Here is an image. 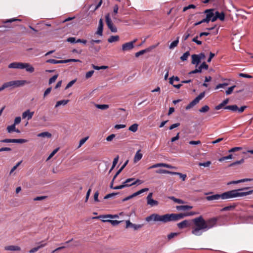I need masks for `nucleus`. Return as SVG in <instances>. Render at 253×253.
Here are the masks:
<instances>
[{
    "label": "nucleus",
    "mask_w": 253,
    "mask_h": 253,
    "mask_svg": "<svg viewBox=\"0 0 253 253\" xmlns=\"http://www.w3.org/2000/svg\"><path fill=\"white\" fill-rule=\"evenodd\" d=\"M192 208V206H188V205H183V206H176V209L178 211H186L189 210Z\"/></svg>",
    "instance_id": "nucleus-25"
},
{
    "label": "nucleus",
    "mask_w": 253,
    "mask_h": 253,
    "mask_svg": "<svg viewBox=\"0 0 253 253\" xmlns=\"http://www.w3.org/2000/svg\"><path fill=\"white\" fill-rule=\"evenodd\" d=\"M138 125L137 124H134L129 127L128 130L133 132H136L138 129Z\"/></svg>",
    "instance_id": "nucleus-37"
},
{
    "label": "nucleus",
    "mask_w": 253,
    "mask_h": 253,
    "mask_svg": "<svg viewBox=\"0 0 253 253\" xmlns=\"http://www.w3.org/2000/svg\"><path fill=\"white\" fill-rule=\"evenodd\" d=\"M70 62H81V61L79 59H69L67 60H64V63H67Z\"/></svg>",
    "instance_id": "nucleus-46"
},
{
    "label": "nucleus",
    "mask_w": 253,
    "mask_h": 253,
    "mask_svg": "<svg viewBox=\"0 0 253 253\" xmlns=\"http://www.w3.org/2000/svg\"><path fill=\"white\" fill-rule=\"evenodd\" d=\"M51 87H48L44 91V93H43V97H45L46 95H47L48 94L50 93V92H51Z\"/></svg>",
    "instance_id": "nucleus-60"
},
{
    "label": "nucleus",
    "mask_w": 253,
    "mask_h": 253,
    "mask_svg": "<svg viewBox=\"0 0 253 253\" xmlns=\"http://www.w3.org/2000/svg\"><path fill=\"white\" fill-rule=\"evenodd\" d=\"M192 223V220H184L181 222L177 224V227L179 229H183L189 227Z\"/></svg>",
    "instance_id": "nucleus-13"
},
{
    "label": "nucleus",
    "mask_w": 253,
    "mask_h": 253,
    "mask_svg": "<svg viewBox=\"0 0 253 253\" xmlns=\"http://www.w3.org/2000/svg\"><path fill=\"white\" fill-rule=\"evenodd\" d=\"M119 36H111L108 39V42L109 43H112L113 42H117L119 41Z\"/></svg>",
    "instance_id": "nucleus-33"
},
{
    "label": "nucleus",
    "mask_w": 253,
    "mask_h": 253,
    "mask_svg": "<svg viewBox=\"0 0 253 253\" xmlns=\"http://www.w3.org/2000/svg\"><path fill=\"white\" fill-rule=\"evenodd\" d=\"M88 138H89V137L87 136V137L83 138L81 140H80L78 148L81 147L82 145H83L86 142V141L88 139Z\"/></svg>",
    "instance_id": "nucleus-48"
},
{
    "label": "nucleus",
    "mask_w": 253,
    "mask_h": 253,
    "mask_svg": "<svg viewBox=\"0 0 253 253\" xmlns=\"http://www.w3.org/2000/svg\"><path fill=\"white\" fill-rule=\"evenodd\" d=\"M137 41V39L133 41L126 42L122 45V49L124 51H128L132 49L134 47V44Z\"/></svg>",
    "instance_id": "nucleus-10"
},
{
    "label": "nucleus",
    "mask_w": 253,
    "mask_h": 253,
    "mask_svg": "<svg viewBox=\"0 0 253 253\" xmlns=\"http://www.w3.org/2000/svg\"><path fill=\"white\" fill-rule=\"evenodd\" d=\"M15 124H12L10 126H8L7 127V131L9 133H11L13 131H14V130H15Z\"/></svg>",
    "instance_id": "nucleus-39"
},
{
    "label": "nucleus",
    "mask_w": 253,
    "mask_h": 253,
    "mask_svg": "<svg viewBox=\"0 0 253 253\" xmlns=\"http://www.w3.org/2000/svg\"><path fill=\"white\" fill-rule=\"evenodd\" d=\"M244 161H245L244 159L242 158V159H241L239 161H237L236 162L232 163L231 164H230L229 165V167H234V166H236L237 165L242 164L244 163Z\"/></svg>",
    "instance_id": "nucleus-36"
},
{
    "label": "nucleus",
    "mask_w": 253,
    "mask_h": 253,
    "mask_svg": "<svg viewBox=\"0 0 253 253\" xmlns=\"http://www.w3.org/2000/svg\"><path fill=\"white\" fill-rule=\"evenodd\" d=\"M203 13L206 14V16L205 18H203L201 21H200L201 24H202L203 23H208L210 21H211L212 22L211 16L212 15L211 14V13H210V12H209V11L207 12V9H206L204 11V12Z\"/></svg>",
    "instance_id": "nucleus-12"
},
{
    "label": "nucleus",
    "mask_w": 253,
    "mask_h": 253,
    "mask_svg": "<svg viewBox=\"0 0 253 253\" xmlns=\"http://www.w3.org/2000/svg\"><path fill=\"white\" fill-rule=\"evenodd\" d=\"M23 62H12L8 65V68L23 69Z\"/></svg>",
    "instance_id": "nucleus-15"
},
{
    "label": "nucleus",
    "mask_w": 253,
    "mask_h": 253,
    "mask_svg": "<svg viewBox=\"0 0 253 253\" xmlns=\"http://www.w3.org/2000/svg\"><path fill=\"white\" fill-rule=\"evenodd\" d=\"M58 75H55L51 78H50L49 80V84H51L52 83L55 82L58 77Z\"/></svg>",
    "instance_id": "nucleus-53"
},
{
    "label": "nucleus",
    "mask_w": 253,
    "mask_h": 253,
    "mask_svg": "<svg viewBox=\"0 0 253 253\" xmlns=\"http://www.w3.org/2000/svg\"><path fill=\"white\" fill-rule=\"evenodd\" d=\"M47 63H51V64H60V63H64V60H56L53 59H50L46 61Z\"/></svg>",
    "instance_id": "nucleus-35"
},
{
    "label": "nucleus",
    "mask_w": 253,
    "mask_h": 253,
    "mask_svg": "<svg viewBox=\"0 0 253 253\" xmlns=\"http://www.w3.org/2000/svg\"><path fill=\"white\" fill-rule=\"evenodd\" d=\"M140 150H138L135 154L134 158V162H137L140 160L142 157V154L140 153Z\"/></svg>",
    "instance_id": "nucleus-31"
},
{
    "label": "nucleus",
    "mask_w": 253,
    "mask_h": 253,
    "mask_svg": "<svg viewBox=\"0 0 253 253\" xmlns=\"http://www.w3.org/2000/svg\"><path fill=\"white\" fill-rule=\"evenodd\" d=\"M134 181V178H129L126 179L125 181L124 182V184L126 185V187H129L133 185V182Z\"/></svg>",
    "instance_id": "nucleus-24"
},
{
    "label": "nucleus",
    "mask_w": 253,
    "mask_h": 253,
    "mask_svg": "<svg viewBox=\"0 0 253 253\" xmlns=\"http://www.w3.org/2000/svg\"><path fill=\"white\" fill-rule=\"evenodd\" d=\"M102 221L103 222H110L114 226L118 225L121 222V221L110 219H103Z\"/></svg>",
    "instance_id": "nucleus-30"
},
{
    "label": "nucleus",
    "mask_w": 253,
    "mask_h": 253,
    "mask_svg": "<svg viewBox=\"0 0 253 253\" xmlns=\"http://www.w3.org/2000/svg\"><path fill=\"white\" fill-rule=\"evenodd\" d=\"M6 251H19L21 250L20 248L18 246H8L4 248Z\"/></svg>",
    "instance_id": "nucleus-21"
},
{
    "label": "nucleus",
    "mask_w": 253,
    "mask_h": 253,
    "mask_svg": "<svg viewBox=\"0 0 253 253\" xmlns=\"http://www.w3.org/2000/svg\"><path fill=\"white\" fill-rule=\"evenodd\" d=\"M190 36V34L189 33V31L188 30L186 33L183 35L182 37V39L184 41H186L188 39V38Z\"/></svg>",
    "instance_id": "nucleus-63"
},
{
    "label": "nucleus",
    "mask_w": 253,
    "mask_h": 253,
    "mask_svg": "<svg viewBox=\"0 0 253 253\" xmlns=\"http://www.w3.org/2000/svg\"><path fill=\"white\" fill-rule=\"evenodd\" d=\"M105 20L106 24L108 28L112 32L116 33L117 32V28L114 26L112 20L110 18V14L109 13L105 15Z\"/></svg>",
    "instance_id": "nucleus-9"
},
{
    "label": "nucleus",
    "mask_w": 253,
    "mask_h": 253,
    "mask_svg": "<svg viewBox=\"0 0 253 253\" xmlns=\"http://www.w3.org/2000/svg\"><path fill=\"white\" fill-rule=\"evenodd\" d=\"M69 100H62L58 101L56 102L55 107L57 108L61 105L65 106L69 102Z\"/></svg>",
    "instance_id": "nucleus-27"
},
{
    "label": "nucleus",
    "mask_w": 253,
    "mask_h": 253,
    "mask_svg": "<svg viewBox=\"0 0 253 253\" xmlns=\"http://www.w3.org/2000/svg\"><path fill=\"white\" fill-rule=\"evenodd\" d=\"M76 81H77V79H75V80H73L70 81L66 85V86L65 87V89H67L70 88V87H71L76 83Z\"/></svg>",
    "instance_id": "nucleus-51"
},
{
    "label": "nucleus",
    "mask_w": 253,
    "mask_h": 253,
    "mask_svg": "<svg viewBox=\"0 0 253 253\" xmlns=\"http://www.w3.org/2000/svg\"><path fill=\"white\" fill-rule=\"evenodd\" d=\"M28 142V140L25 139H13V143H23Z\"/></svg>",
    "instance_id": "nucleus-43"
},
{
    "label": "nucleus",
    "mask_w": 253,
    "mask_h": 253,
    "mask_svg": "<svg viewBox=\"0 0 253 253\" xmlns=\"http://www.w3.org/2000/svg\"><path fill=\"white\" fill-rule=\"evenodd\" d=\"M94 72L93 70H91V71L87 72L85 74V78L86 79H88L89 78H90L93 75Z\"/></svg>",
    "instance_id": "nucleus-56"
},
{
    "label": "nucleus",
    "mask_w": 253,
    "mask_h": 253,
    "mask_svg": "<svg viewBox=\"0 0 253 253\" xmlns=\"http://www.w3.org/2000/svg\"><path fill=\"white\" fill-rule=\"evenodd\" d=\"M119 9V6L117 4H115L113 7V12L112 14V16L114 19H116V15L118 13Z\"/></svg>",
    "instance_id": "nucleus-34"
},
{
    "label": "nucleus",
    "mask_w": 253,
    "mask_h": 253,
    "mask_svg": "<svg viewBox=\"0 0 253 253\" xmlns=\"http://www.w3.org/2000/svg\"><path fill=\"white\" fill-rule=\"evenodd\" d=\"M178 233H175V232H172V233H170V234H169L168 235V240H171L172 238H174V237L176 236L177 235H178Z\"/></svg>",
    "instance_id": "nucleus-54"
},
{
    "label": "nucleus",
    "mask_w": 253,
    "mask_h": 253,
    "mask_svg": "<svg viewBox=\"0 0 253 253\" xmlns=\"http://www.w3.org/2000/svg\"><path fill=\"white\" fill-rule=\"evenodd\" d=\"M59 150V148L54 149L49 155L47 160L50 159Z\"/></svg>",
    "instance_id": "nucleus-52"
},
{
    "label": "nucleus",
    "mask_w": 253,
    "mask_h": 253,
    "mask_svg": "<svg viewBox=\"0 0 253 253\" xmlns=\"http://www.w3.org/2000/svg\"><path fill=\"white\" fill-rule=\"evenodd\" d=\"M195 214L193 212H188L186 213H171L165 214L164 215H160L158 213H153L147 216L145 218V220L147 222L154 221L156 222H162L163 223H167L169 221H176L185 217L191 216Z\"/></svg>",
    "instance_id": "nucleus-2"
},
{
    "label": "nucleus",
    "mask_w": 253,
    "mask_h": 253,
    "mask_svg": "<svg viewBox=\"0 0 253 253\" xmlns=\"http://www.w3.org/2000/svg\"><path fill=\"white\" fill-rule=\"evenodd\" d=\"M159 167H164L167 168L169 169H172L173 168V167L171 166V165H169L165 163H157L155 165H152V166L150 167L148 169H151L153 168H156Z\"/></svg>",
    "instance_id": "nucleus-16"
},
{
    "label": "nucleus",
    "mask_w": 253,
    "mask_h": 253,
    "mask_svg": "<svg viewBox=\"0 0 253 253\" xmlns=\"http://www.w3.org/2000/svg\"><path fill=\"white\" fill-rule=\"evenodd\" d=\"M143 226L142 224H133L132 228H133L135 230H138L141 228Z\"/></svg>",
    "instance_id": "nucleus-62"
},
{
    "label": "nucleus",
    "mask_w": 253,
    "mask_h": 253,
    "mask_svg": "<svg viewBox=\"0 0 253 253\" xmlns=\"http://www.w3.org/2000/svg\"><path fill=\"white\" fill-rule=\"evenodd\" d=\"M198 37H199L198 36H197L196 37L192 39V42H195L198 45H201L202 44V42L201 41L198 40Z\"/></svg>",
    "instance_id": "nucleus-58"
},
{
    "label": "nucleus",
    "mask_w": 253,
    "mask_h": 253,
    "mask_svg": "<svg viewBox=\"0 0 253 253\" xmlns=\"http://www.w3.org/2000/svg\"><path fill=\"white\" fill-rule=\"evenodd\" d=\"M237 206V204L234 203L232 205L225 207L221 209V211H232L235 209Z\"/></svg>",
    "instance_id": "nucleus-22"
},
{
    "label": "nucleus",
    "mask_w": 253,
    "mask_h": 253,
    "mask_svg": "<svg viewBox=\"0 0 253 253\" xmlns=\"http://www.w3.org/2000/svg\"><path fill=\"white\" fill-rule=\"evenodd\" d=\"M249 189V187H246L238 189H234L223 192L221 194H216L211 196H208L206 197V199L209 201L213 200L218 201L220 200H225L237 197H244L253 194V190L247 192H241V191Z\"/></svg>",
    "instance_id": "nucleus-1"
},
{
    "label": "nucleus",
    "mask_w": 253,
    "mask_h": 253,
    "mask_svg": "<svg viewBox=\"0 0 253 253\" xmlns=\"http://www.w3.org/2000/svg\"><path fill=\"white\" fill-rule=\"evenodd\" d=\"M251 181H253V178H244V179H240L238 180L231 181L229 182V183H228V185L232 184H238L239 183H242V182Z\"/></svg>",
    "instance_id": "nucleus-20"
},
{
    "label": "nucleus",
    "mask_w": 253,
    "mask_h": 253,
    "mask_svg": "<svg viewBox=\"0 0 253 253\" xmlns=\"http://www.w3.org/2000/svg\"><path fill=\"white\" fill-rule=\"evenodd\" d=\"M207 11L210 12L212 15L211 16L212 22L215 21L217 19L221 21H224L225 19V14L223 12H219L218 11H215L213 8L207 9Z\"/></svg>",
    "instance_id": "nucleus-4"
},
{
    "label": "nucleus",
    "mask_w": 253,
    "mask_h": 253,
    "mask_svg": "<svg viewBox=\"0 0 253 253\" xmlns=\"http://www.w3.org/2000/svg\"><path fill=\"white\" fill-rule=\"evenodd\" d=\"M218 221L217 217H212L205 220L206 231H207L214 227Z\"/></svg>",
    "instance_id": "nucleus-8"
},
{
    "label": "nucleus",
    "mask_w": 253,
    "mask_h": 253,
    "mask_svg": "<svg viewBox=\"0 0 253 253\" xmlns=\"http://www.w3.org/2000/svg\"><path fill=\"white\" fill-rule=\"evenodd\" d=\"M96 107L98 109L105 110L109 108V105L107 104H96Z\"/></svg>",
    "instance_id": "nucleus-42"
},
{
    "label": "nucleus",
    "mask_w": 253,
    "mask_h": 253,
    "mask_svg": "<svg viewBox=\"0 0 253 253\" xmlns=\"http://www.w3.org/2000/svg\"><path fill=\"white\" fill-rule=\"evenodd\" d=\"M103 28H97V30L95 34L98 35L100 36H102L103 35Z\"/></svg>",
    "instance_id": "nucleus-61"
},
{
    "label": "nucleus",
    "mask_w": 253,
    "mask_h": 253,
    "mask_svg": "<svg viewBox=\"0 0 253 253\" xmlns=\"http://www.w3.org/2000/svg\"><path fill=\"white\" fill-rule=\"evenodd\" d=\"M200 58L199 57L198 54H193L192 55L191 63L193 65H196L197 66L201 62Z\"/></svg>",
    "instance_id": "nucleus-18"
},
{
    "label": "nucleus",
    "mask_w": 253,
    "mask_h": 253,
    "mask_svg": "<svg viewBox=\"0 0 253 253\" xmlns=\"http://www.w3.org/2000/svg\"><path fill=\"white\" fill-rule=\"evenodd\" d=\"M34 114V112H31L29 109L24 111L22 115V119H27L28 120H31Z\"/></svg>",
    "instance_id": "nucleus-14"
},
{
    "label": "nucleus",
    "mask_w": 253,
    "mask_h": 253,
    "mask_svg": "<svg viewBox=\"0 0 253 253\" xmlns=\"http://www.w3.org/2000/svg\"><path fill=\"white\" fill-rule=\"evenodd\" d=\"M157 46V45H152V46H150V47H148L147 48H146V49H143V50H140V51L135 53V56L136 57H138L139 56H140L141 55H143L145 53H146L147 52H148V51H150L152 49H154Z\"/></svg>",
    "instance_id": "nucleus-17"
},
{
    "label": "nucleus",
    "mask_w": 253,
    "mask_h": 253,
    "mask_svg": "<svg viewBox=\"0 0 253 253\" xmlns=\"http://www.w3.org/2000/svg\"><path fill=\"white\" fill-rule=\"evenodd\" d=\"M119 156L118 155L117 156L114 158V159L113 160V162L112 166V168H111V169H110V171H111L115 167L116 165L118 163V160H119Z\"/></svg>",
    "instance_id": "nucleus-44"
},
{
    "label": "nucleus",
    "mask_w": 253,
    "mask_h": 253,
    "mask_svg": "<svg viewBox=\"0 0 253 253\" xmlns=\"http://www.w3.org/2000/svg\"><path fill=\"white\" fill-rule=\"evenodd\" d=\"M189 55V51H186L180 57V59L183 61H186Z\"/></svg>",
    "instance_id": "nucleus-41"
},
{
    "label": "nucleus",
    "mask_w": 253,
    "mask_h": 253,
    "mask_svg": "<svg viewBox=\"0 0 253 253\" xmlns=\"http://www.w3.org/2000/svg\"><path fill=\"white\" fill-rule=\"evenodd\" d=\"M211 164V161H207L206 162H204V163H199V166H203L204 167H209Z\"/></svg>",
    "instance_id": "nucleus-47"
},
{
    "label": "nucleus",
    "mask_w": 253,
    "mask_h": 253,
    "mask_svg": "<svg viewBox=\"0 0 253 253\" xmlns=\"http://www.w3.org/2000/svg\"><path fill=\"white\" fill-rule=\"evenodd\" d=\"M225 109L230 110L233 111H237L238 109V107L236 105H228L224 107Z\"/></svg>",
    "instance_id": "nucleus-32"
},
{
    "label": "nucleus",
    "mask_w": 253,
    "mask_h": 253,
    "mask_svg": "<svg viewBox=\"0 0 253 253\" xmlns=\"http://www.w3.org/2000/svg\"><path fill=\"white\" fill-rule=\"evenodd\" d=\"M25 69L26 71L29 73H33L35 71L34 68L29 63H24L23 69Z\"/></svg>",
    "instance_id": "nucleus-19"
},
{
    "label": "nucleus",
    "mask_w": 253,
    "mask_h": 253,
    "mask_svg": "<svg viewBox=\"0 0 253 253\" xmlns=\"http://www.w3.org/2000/svg\"><path fill=\"white\" fill-rule=\"evenodd\" d=\"M117 194H118V193H112L108 194L104 197V199H109V198H111Z\"/></svg>",
    "instance_id": "nucleus-59"
},
{
    "label": "nucleus",
    "mask_w": 253,
    "mask_h": 253,
    "mask_svg": "<svg viewBox=\"0 0 253 253\" xmlns=\"http://www.w3.org/2000/svg\"><path fill=\"white\" fill-rule=\"evenodd\" d=\"M67 41L68 42H70L71 43H77V40H76V38L75 37H70V38H69L68 39H67Z\"/></svg>",
    "instance_id": "nucleus-64"
},
{
    "label": "nucleus",
    "mask_w": 253,
    "mask_h": 253,
    "mask_svg": "<svg viewBox=\"0 0 253 253\" xmlns=\"http://www.w3.org/2000/svg\"><path fill=\"white\" fill-rule=\"evenodd\" d=\"M178 43V40H175L173 41L169 45L170 48H173L174 47L176 46Z\"/></svg>",
    "instance_id": "nucleus-50"
},
{
    "label": "nucleus",
    "mask_w": 253,
    "mask_h": 253,
    "mask_svg": "<svg viewBox=\"0 0 253 253\" xmlns=\"http://www.w3.org/2000/svg\"><path fill=\"white\" fill-rule=\"evenodd\" d=\"M149 190V189L148 188H143V189H142L135 193H134L133 194H132V195H131V197L132 198L135 197V196H137L145 192H147Z\"/></svg>",
    "instance_id": "nucleus-26"
},
{
    "label": "nucleus",
    "mask_w": 253,
    "mask_h": 253,
    "mask_svg": "<svg viewBox=\"0 0 253 253\" xmlns=\"http://www.w3.org/2000/svg\"><path fill=\"white\" fill-rule=\"evenodd\" d=\"M205 95V92H202L200 93L199 95H198L193 100H192L191 102L189 103L188 105H187L185 109L186 110H189L195 105H196L200 100H201L203 97H204Z\"/></svg>",
    "instance_id": "nucleus-7"
},
{
    "label": "nucleus",
    "mask_w": 253,
    "mask_h": 253,
    "mask_svg": "<svg viewBox=\"0 0 253 253\" xmlns=\"http://www.w3.org/2000/svg\"><path fill=\"white\" fill-rule=\"evenodd\" d=\"M113 216L112 214H106V215H99L97 217H94V218H112Z\"/></svg>",
    "instance_id": "nucleus-55"
},
{
    "label": "nucleus",
    "mask_w": 253,
    "mask_h": 253,
    "mask_svg": "<svg viewBox=\"0 0 253 253\" xmlns=\"http://www.w3.org/2000/svg\"><path fill=\"white\" fill-rule=\"evenodd\" d=\"M236 87V85H233L228 88V89L226 91V94L227 95H229L232 93L234 88Z\"/></svg>",
    "instance_id": "nucleus-49"
},
{
    "label": "nucleus",
    "mask_w": 253,
    "mask_h": 253,
    "mask_svg": "<svg viewBox=\"0 0 253 253\" xmlns=\"http://www.w3.org/2000/svg\"><path fill=\"white\" fill-rule=\"evenodd\" d=\"M39 244H40L39 246H37V247L33 248L31 250L29 251L30 253H34L37 252L40 249L44 247L46 245V243L42 244V243H39Z\"/></svg>",
    "instance_id": "nucleus-23"
},
{
    "label": "nucleus",
    "mask_w": 253,
    "mask_h": 253,
    "mask_svg": "<svg viewBox=\"0 0 253 253\" xmlns=\"http://www.w3.org/2000/svg\"><path fill=\"white\" fill-rule=\"evenodd\" d=\"M229 102V99L228 98L223 100L220 104L215 106V109L216 110H219L222 108L224 106H225L226 104H227Z\"/></svg>",
    "instance_id": "nucleus-29"
},
{
    "label": "nucleus",
    "mask_w": 253,
    "mask_h": 253,
    "mask_svg": "<svg viewBox=\"0 0 253 253\" xmlns=\"http://www.w3.org/2000/svg\"><path fill=\"white\" fill-rule=\"evenodd\" d=\"M210 110V107L208 105H205L199 109V111L201 113H206Z\"/></svg>",
    "instance_id": "nucleus-45"
},
{
    "label": "nucleus",
    "mask_w": 253,
    "mask_h": 253,
    "mask_svg": "<svg viewBox=\"0 0 253 253\" xmlns=\"http://www.w3.org/2000/svg\"><path fill=\"white\" fill-rule=\"evenodd\" d=\"M26 83V81L25 80H16L4 83L5 88H8L9 87H17L21 86H23Z\"/></svg>",
    "instance_id": "nucleus-5"
},
{
    "label": "nucleus",
    "mask_w": 253,
    "mask_h": 253,
    "mask_svg": "<svg viewBox=\"0 0 253 253\" xmlns=\"http://www.w3.org/2000/svg\"><path fill=\"white\" fill-rule=\"evenodd\" d=\"M156 172L157 173H167L170 174L171 175H177L179 176V177L182 180V181H185L186 178V175L185 174H182L181 173L178 172H173L169 171L166 169H160L157 170Z\"/></svg>",
    "instance_id": "nucleus-6"
},
{
    "label": "nucleus",
    "mask_w": 253,
    "mask_h": 253,
    "mask_svg": "<svg viewBox=\"0 0 253 253\" xmlns=\"http://www.w3.org/2000/svg\"><path fill=\"white\" fill-rule=\"evenodd\" d=\"M52 135L50 133L45 131L40 133L38 134L37 136L39 137H47V138H50L51 137Z\"/></svg>",
    "instance_id": "nucleus-28"
},
{
    "label": "nucleus",
    "mask_w": 253,
    "mask_h": 253,
    "mask_svg": "<svg viewBox=\"0 0 253 253\" xmlns=\"http://www.w3.org/2000/svg\"><path fill=\"white\" fill-rule=\"evenodd\" d=\"M195 225L192 230V233L196 236H200L202 234V230L206 231L205 220L202 216L196 217L192 220Z\"/></svg>",
    "instance_id": "nucleus-3"
},
{
    "label": "nucleus",
    "mask_w": 253,
    "mask_h": 253,
    "mask_svg": "<svg viewBox=\"0 0 253 253\" xmlns=\"http://www.w3.org/2000/svg\"><path fill=\"white\" fill-rule=\"evenodd\" d=\"M22 161L19 162L16 164L15 166H14L11 169L10 171V174H11L21 164Z\"/></svg>",
    "instance_id": "nucleus-57"
},
{
    "label": "nucleus",
    "mask_w": 253,
    "mask_h": 253,
    "mask_svg": "<svg viewBox=\"0 0 253 253\" xmlns=\"http://www.w3.org/2000/svg\"><path fill=\"white\" fill-rule=\"evenodd\" d=\"M169 198L173 201H174L175 203H178V204H183L184 203V201H182L181 199H177L175 198L173 196L169 197Z\"/></svg>",
    "instance_id": "nucleus-38"
},
{
    "label": "nucleus",
    "mask_w": 253,
    "mask_h": 253,
    "mask_svg": "<svg viewBox=\"0 0 253 253\" xmlns=\"http://www.w3.org/2000/svg\"><path fill=\"white\" fill-rule=\"evenodd\" d=\"M152 196L153 193H150L146 198L147 205L150 206L151 207L157 206L159 205L158 201L152 199Z\"/></svg>",
    "instance_id": "nucleus-11"
},
{
    "label": "nucleus",
    "mask_w": 253,
    "mask_h": 253,
    "mask_svg": "<svg viewBox=\"0 0 253 253\" xmlns=\"http://www.w3.org/2000/svg\"><path fill=\"white\" fill-rule=\"evenodd\" d=\"M242 150V147H233L231 149H230L229 150H228V153H235L236 152L240 151Z\"/></svg>",
    "instance_id": "nucleus-40"
}]
</instances>
